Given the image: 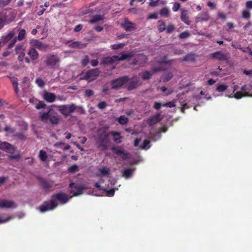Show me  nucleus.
I'll list each match as a JSON object with an SVG mask.
<instances>
[{"instance_id":"obj_1","label":"nucleus","mask_w":252,"mask_h":252,"mask_svg":"<svg viewBox=\"0 0 252 252\" xmlns=\"http://www.w3.org/2000/svg\"><path fill=\"white\" fill-rule=\"evenodd\" d=\"M110 135V132H108L107 129L104 127L100 128L98 130L96 143L98 148L102 151L108 149V144L110 143L108 137Z\"/></svg>"},{"instance_id":"obj_2","label":"nucleus","mask_w":252,"mask_h":252,"mask_svg":"<svg viewBox=\"0 0 252 252\" xmlns=\"http://www.w3.org/2000/svg\"><path fill=\"white\" fill-rule=\"evenodd\" d=\"M16 16V12L12 9L1 12L0 13V29H1L5 25L9 24L13 21Z\"/></svg>"},{"instance_id":"obj_3","label":"nucleus","mask_w":252,"mask_h":252,"mask_svg":"<svg viewBox=\"0 0 252 252\" xmlns=\"http://www.w3.org/2000/svg\"><path fill=\"white\" fill-rule=\"evenodd\" d=\"M121 56L114 55L112 57H105L102 59L101 64H112L117 61H124L129 59L132 57V54L131 53H126L124 52L121 53Z\"/></svg>"},{"instance_id":"obj_4","label":"nucleus","mask_w":252,"mask_h":252,"mask_svg":"<svg viewBox=\"0 0 252 252\" xmlns=\"http://www.w3.org/2000/svg\"><path fill=\"white\" fill-rule=\"evenodd\" d=\"M40 119L43 122L49 120L51 124L56 125L59 123L60 118L57 112L53 109H50L47 112L44 113L40 116Z\"/></svg>"},{"instance_id":"obj_5","label":"nucleus","mask_w":252,"mask_h":252,"mask_svg":"<svg viewBox=\"0 0 252 252\" xmlns=\"http://www.w3.org/2000/svg\"><path fill=\"white\" fill-rule=\"evenodd\" d=\"M0 149L10 154L8 158L10 159L19 160L21 156L19 154L12 155L15 151V149L11 144L8 142L0 141Z\"/></svg>"},{"instance_id":"obj_6","label":"nucleus","mask_w":252,"mask_h":252,"mask_svg":"<svg viewBox=\"0 0 252 252\" xmlns=\"http://www.w3.org/2000/svg\"><path fill=\"white\" fill-rule=\"evenodd\" d=\"M15 29L16 32H18V35L17 36L15 35L14 36V38H13V39L11 40L10 42H9V43L7 45V49H11L14 46L18 40L22 41L26 37V31L25 29H22L21 28Z\"/></svg>"},{"instance_id":"obj_7","label":"nucleus","mask_w":252,"mask_h":252,"mask_svg":"<svg viewBox=\"0 0 252 252\" xmlns=\"http://www.w3.org/2000/svg\"><path fill=\"white\" fill-rule=\"evenodd\" d=\"M129 80V78L127 75L112 80L110 82L112 86V89L118 90L120 89L124 85L128 82Z\"/></svg>"},{"instance_id":"obj_8","label":"nucleus","mask_w":252,"mask_h":252,"mask_svg":"<svg viewBox=\"0 0 252 252\" xmlns=\"http://www.w3.org/2000/svg\"><path fill=\"white\" fill-rule=\"evenodd\" d=\"M60 62V59L57 55L50 54L48 55L44 62L47 66L50 67L52 69L55 68L58 65Z\"/></svg>"},{"instance_id":"obj_9","label":"nucleus","mask_w":252,"mask_h":252,"mask_svg":"<svg viewBox=\"0 0 252 252\" xmlns=\"http://www.w3.org/2000/svg\"><path fill=\"white\" fill-rule=\"evenodd\" d=\"M58 206V203H56L55 201L51 198L49 201H44L43 203L40 206V211L44 213L46 211L54 210Z\"/></svg>"},{"instance_id":"obj_10","label":"nucleus","mask_w":252,"mask_h":252,"mask_svg":"<svg viewBox=\"0 0 252 252\" xmlns=\"http://www.w3.org/2000/svg\"><path fill=\"white\" fill-rule=\"evenodd\" d=\"M59 110L65 116H68L70 114L74 112L76 109V106L74 104L70 105H62L59 107Z\"/></svg>"},{"instance_id":"obj_11","label":"nucleus","mask_w":252,"mask_h":252,"mask_svg":"<svg viewBox=\"0 0 252 252\" xmlns=\"http://www.w3.org/2000/svg\"><path fill=\"white\" fill-rule=\"evenodd\" d=\"M99 73L100 71L97 68L91 69L86 72L81 79L89 81H93L99 75Z\"/></svg>"},{"instance_id":"obj_12","label":"nucleus","mask_w":252,"mask_h":252,"mask_svg":"<svg viewBox=\"0 0 252 252\" xmlns=\"http://www.w3.org/2000/svg\"><path fill=\"white\" fill-rule=\"evenodd\" d=\"M16 33V29H13L11 31L9 32L6 35H4L1 37L0 39V43L3 46L6 43L8 44L10 42L11 40L14 38V36Z\"/></svg>"},{"instance_id":"obj_13","label":"nucleus","mask_w":252,"mask_h":252,"mask_svg":"<svg viewBox=\"0 0 252 252\" xmlns=\"http://www.w3.org/2000/svg\"><path fill=\"white\" fill-rule=\"evenodd\" d=\"M161 70V68L159 67H153L151 71L148 70H144L142 71L139 75L141 76V78L144 80H148L150 79L152 76V75Z\"/></svg>"},{"instance_id":"obj_14","label":"nucleus","mask_w":252,"mask_h":252,"mask_svg":"<svg viewBox=\"0 0 252 252\" xmlns=\"http://www.w3.org/2000/svg\"><path fill=\"white\" fill-rule=\"evenodd\" d=\"M69 187L72 189L70 190V193L73 194V196H76L79 195L83 193L85 188L78 185L77 183H71L69 184Z\"/></svg>"},{"instance_id":"obj_15","label":"nucleus","mask_w":252,"mask_h":252,"mask_svg":"<svg viewBox=\"0 0 252 252\" xmlns=\"http://www.w3.org/2000/svg\"><path fill=\"white\" fill-rule=\"evenodd\" d=\"M121 26L126 32H132L136 29V24L130 21L127 18H125Z\"/></svg>"},{"instance_id":"obj_16","label":"nucleus","mask_w":252,"mask_h":252,"mask_svg":"<svg viewBox=\"0 0 252 252\" xmlns=\"http://www.w3.org/2000/svg\"><path fill=\"white\" fill-rule=\"evenodd\" d=\"M129 83L127 86V90L128 91H132L136 89L139 85H141L140 79L137 76H134L132 78L129 79Z\"/></svg>"},{"instance_id":"obj_17","label":"nucleus","mask_w":252,"mask_h":252,"mask_svg":"<svg viewBox=\"0 0 252 252\" xmlns=\"http://www.w3.org/2000/svg\"><path fill=\"white\" fill-rule=\"evenodd\" d=\"M51 198L56 203H57V201H59L61 203L64 204L68 201L67 195L63 193H58L53 194Z\"/></svg>"},{"instance_id":"obj_18","label":"nucleus","mask_w":252,"mask_h":252,"mask_svg":"<svg viewBox=\"0 0 252 252\" xmlns=\"http://www.w3.org/2000/svg\"><path fill=\"white\" fill-rule=\"evenodd\" d=\"M30 43L33 46L36 47L39 50L42 51H45L49 47L48 45L44 44L42 42L37 39H32Z\"/></svg>"},{"instance_id":"obj_19","label":"nucleus","mask_w":252,"mask_h":252,"mask_svg":"<svg viewBox=\"0 0 252 252\" xmlns=\"http://www.w3.org/2000/svg\"><path fill=\"white\" fill-rule=\"evenodd\" d=\"M111 149L117 155H122V158L123 159H126L128 158V153L123 150L120 147H113Z\"/></svg>"},{"instance_id":"obj_20","label":"nucleus","mask_w":252,"mask_h":252,"mask_svg":"<svg viewBox=\"0 0 252 252\" xmlns=\"http://www.w3.org/2000/svg\"><path fill=\"white\" fill-rule=\"evenodd\" d=\"M38 179L40 186L45 190L48 191L53 187V183H50L47 180L41 177L38 178Z\"/></svg>"},{"instance_id":"obj_21","label":"nucleus","mask_w":252,"mask_h":252,"mask_svg":"<svg viewBox=\"0 0 252 252\" xmlns=\"http://www.w3.org/2000/svg\"><path fill=\"white\" fill-rule=\"evenodd\" d=\"M211 57L220 61H226L228 59L226 54H224L220 51H218L211 54Z\"/></svg>"},{"instance_id":"obj_22","label":"nucleus","mask_w":252,"mask_h":252,"mask_svg":"<svg viewBox=\"0 0 252 252\" xmlns=\"http://www.w3.org/2000/svg\"><path fill=\"white\" fill-rule=\"evenodd\" d=\"M181 19L182 22L185 23L186 25H189L190 24V21L188 16V10L185 8L181 9Z\"/></svg>"},{"instance_id":"obj_23","label":"nucleus","mask_w":252,"mask_h":252,"mask_svg":"<svg viewBox=\"0 0 252 252\" xmlns=\"http://www.w3.org/2000/svg\"><path fill=\"white\" fill-rule=\"evenodd\" d=\"M210 16L207 12H205L199 14L195 17V21L196 23L207 22L210 19Z\"/></svg>"},{"instance_id":"obj_24","label":"nucleus","mask_w":252,"mask_h":252,"mask_svg":"<svg viewBox=\"0 0 252 252\" xmlns=\"http://www.w3.org/2000/svg\"><path fill=\"white\" fill-rule=\"evenodd\" d=\"M15 207L13 201L0 199V208H11Z\"/></svg>"},{"instance_id":"obj_25","label":"nucleus","mask_w":252,"mask_h":252,"mask_svg":"<svg viewBox=\"0 0 252 252\" xmlns=\"http://www.w3.org/2000/svg\"><path fill=\"white\" fill-rule=\"evenodd\" d=\"M147 56L143 54H139L135 58V64L142 65L147 62Z\"/></svg>"},{"instance_id":"obj_26","label":"nucleus","mask_w":252,"mask_h":252,"mask_svg":"<svg viewBox=\"0 0 252 252\" xmlns=\"http://www.w3.org/2000/svg\"><path fill=\"white\" fill-rule=\"evenodd\" d=\"M44 99L48 102H53L56 98V96L54 93L45 92L43 94Z\"/></svg>"},{"instance_id":"obj_27","label":"nucleus","mask_w":252,"mask_h":252,"mask_svg":"<svg viewBox=\"0 0 252 252\" xmlns=\"http://www.w3.org/2000/svg\"><path fill=\"white\" fill-rule=\"evenodd\" d=\"M28 55L30 58V60L34 61L39 58V54L34 48H31L29 50Z\"/></svg>"},{"instance_id":"obj_28","label":"nucleus","mask_w":252,"mask_h":252,"mask_svg":"<svg viewBox=\"0 0 252 252\" xmlns=\"http://www.w3.org/2000/svg\"><path fill=\"white\" fill-rule=\"evenodd\" d=\"M159 114H157L155 116L150 117L148 120V124L150 126H153L156 124L158 123V122H159L160 120L159 119Z\"/></svg>"},{"instance_id":"obj_29","label":"nucleus","mask_w":252,"mask_h":252,"mask_svg":"<svg viewBox=\"0 0 252 252\" xmlns=\"http://www.w3.org/2000/svg\"><path fill=\"white\" fill-rule=\"evenodd\" d=\"M110 135L113 137V140L117 144L121 143L122 142V136L120 135V133L116 131H111L110 132Z\"/></svg>"},{"instance_id":"obj_30","label":"nucleus","mask_w":252,"mask_h":252,"mask_svg":"<svg viewBox=\"0 0 252 252\" xmlns=\"http://www.w3.org/2000/svg\"><path fill=\"white\" fill-rule=\"evenodd\" d=\"M17 54H18V59L20 62H23L25 61L27 63H30V59L28 57H25L24 51L18 53Z\"/></svg>"},{"instance_id":"obj_31","label":"nucleus","mask_w":252,"mask_h":252,"mask_svg":"<svg viewBox=\"0 0 252 252\" xmlns=\"http://www.w3.org/2000/svg\"><path fill=\"white\" fill-rule=\"evenodd\" d=\"M166 24L164 21L160 20L158 22V30L159 32L165 31Z\"/></svg>"},{"instance_id":"obj_32","label":"nucleus","mask_w":252,"mask_h":252,"mask_svg":"<svg viewBox=\"0 0 252 252\" xmlns=\"http://www.w3.org/2000/svg\"><path fill=\"white\" fill-rule=\"evenodd\" d=\"M195 60V55L193 53H189L186 55L182 59V61L194 62Z\"/></svg>"},{"instance_id":"obj_33","label":"nucleus","mask_w":252,"mask_h":252,"mask_svg":"<svg viewBox=\"0 0 252 252\" xmlns=\"http://www.w3.org/2000/svg\"><path fill=\"white\" fill-rule=\"evenodd\" d=\"M132 172V169L130 168H125L123 171V176L126 179H128L131 176Z\"/></svg>"},{"instance_id":"obj_34","label":"nucleus","mask_w":252,"mask_h":252,"mask_svg":"<svg viewBox=\"0 0 252 252\" xmlns=\"http://www.w3.org/2000/svg\"><path fill=\"white\" fill-rule=\"evenodd\" d=\"M159 13L162 17H168L169 16L170 10L168 8L164 7L160 10Z\"/></svg>"},{"instance_id":"obj_35","label":"nucleus","mask_w":252,"mask_h":252,"mask_svg":"<svg viewBox=\"0 0 252 252\" xmlns=\"http://www.w3.org/2000/svg\"><path fill=\"white\" fill-rule=\"evenodd\" d=\"M103 20L102 16L100 15H95L93 16V17L89 21V23L94 24L96 23L98 21H101Z\"/></svg>"},{"instance_id":"obj_36","label":"nucleus","mask_w":252,"mask_h":252,"mask_svg":"<svg viewBox=\"0 0 252 252\" xmlns=\"http://www.w3.org/2000/svg\"><path fill=\"white\" fill-rule=\"evenodd\" d=\"M39 158L42 161H45L47 159V154L46 152L42 150H41L39 153Z\"/></svg>"},{"instance_id":"obj_37","label":"nucleus","mask_w":252,"mask_h":252,"mask_svg":"<svg viewBox=\"0 0 252 252\" xmlns=\"http://www.w3.org/2000/svg\"><path fill=\"white\" fill-rule=\"evenodd\" d=\"M176 29L175 25L170 23L166 27L165 32L167 34H169L174 31Z\"/></svg>"},{"instance_id":"obj_38","label":"nucleus","mask_w":252,"mask_h":252,"mask_svg":"<svg viewBox=\"0 0 252 252\" xmlns=\"http://www.w3.org/2000/svg\"><path fill=\"white\" fill-rule=\"evenodd\" d=\"M243 96H252V94H244L241 91L236 92L234 94V97L236 99L241 98Z\"/></svg>"},{"instance_id":"obj_39","label":"nucleus","mask_w":252,"mask_h":252,"mask_svg":"<svg viewBox=\"0 0 252 252\" xmlns=\"http://www.w3.org/2000/svg\"><path fill=\"white\" fill-rule=\"evenodd\" d=\"M100 175L103 176H108L110 174V170L106 167H103L99 169Z\"/></svg>"},{"instance_id":"obj_40","label":"nucleus","mask_w":252,"mask_h":252,"mask_svg":"<svg viewBox=\"0 0 252 252\" xmlns=\"http://www.w3.org/2000/svg\"><path fill=\"white\" fill-rule=\"evenodd\" d=\"M118 122L121 125H126L128 122V119L125 115L121 116L118 119Z\"/></svg>"},{"instance_id":"obj_41","label":"nucleus","mask_w":252,"mask_h":252,"mask_svg":"<svg viewBox=\"0 0 252 252\" xmlns=\"http://www.w3.org/2000/svg\"><path fill=\"white\" fill-rule=\"evenodd\" d=\"M36 84L40 88H43L45 85V83L43 80L40 77H38L35 80Z\"/></svg>"},{"instance_id":"obj_42","label":"nucleus","mask_w":252,"mask_h":252,"mask_svg":"<svg viewBox=\"0 0 252 252\" xmlns=\"http://www.w3.org/2000/svg\"><path fill=\"white\" fill-rule=\"evenodd\" d=\"M78 170H79V167L76 164H74V165L70 166L68 169V171L70 173H74L77 172Z\"/></svg>"},{"instance_id":"obj_43","label":"nucleus","mask_w":252,"mask_h":252,"mask_svg":"<svg viewBox=\"0 0 252 252\" xmlns=\"http://www.w3.org/2000/svg\"><path fill=\"white\" fill-rule=\"evenodd\" d=\"M150 141L149 140L145 139L143 142V144L141 146V148L144 150H147L150 147Z\"/></svg>"},{"instance_id":"obj_44","label":"nucleus","mask_w":252,"mask_h":252,"mask_svg":"<svg viewBox=\"0 0 252 252\" xmlns=\"http://www.w3.org/2000/svg\"><path fill=\"white\" fill-rule=\"evenodd\" d=\"M13 136L21 140H25L27 138L26 136L24 134L20 132H17L14 134Z\"/></svg>"},{"instance_id":"obj_45","label":"nucleus","mask_w":252,"mask_h":252,"mask_svg":"<svg viewBox=\"0 0 252 252\" xmlns=\"http://www.w3.org/2000/svg\"><path fill=\"white\" fill-rule=\"evenodd\" d=\"M190 35V33L188 31H186L179 34V37L180 39H185L189 37Z\"/></svg>"},{"instance_id":"obj_46","label":"nucleus","mask_w":252,"mask_h":252,"mask_svg":"<svg viewBox=\"0 0 252 252\" xmlns=\"http://www.w3.org/2000/svg\"><path fill=\"white\" fill-rule=\"evenodd\" d=\"M24 51L25 49L24 48V46L22 44H17L15 48V51L16 54Z\"/></svg>"},{"instance_id":"obj_47","label":"nucleus","mask_w":252,"mask_h":252,"mask_svg":"<svg viewBox=\"0 0 252 252\" xmlns=\"http://www.w3.org/2000/svg\"><path fill=\"white\" fill-rule=\"evenodd\" d=\"M227 89V86L225 85L220 84L219 85L216 89L217 91L219 92H222Z\"/></svg>"},{"instance_id":"obj_48","label":"nucleus","mask_w":252,"mask_h":252,"mask_svg":"<svg viewBox=\"0 0 252 252\" xmlns=\"http://www.w3.org/2000/svg\"><path fill=\"white\" fill-rule=\"evenodd\" d=\"M125 45L124 43L115 44L112 45L111 48L113 50H117L123 48Z\"/></svg>"},{"instance_id":"obj_49","label":"nucleus","mask_w":252,"mask_h":252,"mask_svg":"<svg viewBox=\"0 0 252 252\" xmlns=\"http://www.w3.org/2000/svg\"><path fill=\"white\" fill-rule=\"evenodd\" d=\"M249 88H250V87L243 86L241 88V92H242L244 94H250L248 92V91L250 90Z\"/></svg>"},{"instance_id":"obj_50","label":"nucleus","mask_w":252,"mask_h":252,"mask_svg":"<svg viewBox=\"0 0 252 252\" xmlns=\"http://www.w3.org/2000/svg\"><path fill=\"white\" fill-rule=\"evenodd\" d=\"M163 106H165L169 108L174 107L176 105L174 101H171L166 103L162 104Z\"/></svg>"},{"instance_id":"obj_51","label":"nucleus","mask_w":252,"mask_h":252,"mask_svg":"<svg viewBox=\"0 0 252 252\" xmlns=\"http://www.w3.org/2000/svg\"><path fill=\"white\" fill-rule=\"evenodd\" d=\"M107 106V103L105 101H101L97 104V107L99 109L102 110L105 109Z\"/></svg>"},{"instance_id":"obj_52","label":"nucleus","mask_w":252,"mask_h":252,"mask_svg":"<svg viewBox=\"0 0 252 252\" xmlns=\"http://www.w3.org/2000/svg\"><path fill=\"white\" fill-rule=\"evenodd\" d=\"M181 4L177 2H175L173 3V6L172 7V10L174 12L177 11L180 8Z\"/></svg>"},{"instance_id":"obj_53","label":"nucleus","mask_w":252,"mask_h":252,"mask_svg":"<svg viewBox=\"0 0 252 252\" xmlns=\"http://www.w3.org/2000/svg\"><path fill=\"white\" fill-rule=\"evenodd\" d=\"M242 17L245 19H249L251 17V13L247 10H244L242 12Z\"/></svg>"},{"instance_id":"obj_54","label":"nucleus","mask_w":252,"mask_h":252,"mask_svg":"<svg viewBox=\"0 0 252 252\" xmlns=\"http://www.w3.org/2000/svg\"><path fill=\"white\" fill-rule=\"evenodd\" d=\"M89 63V56L86 55L82 61V64L84 66L87 65Z\"/></svg>"},{"instance_id":"obj_55","label":"nucleus","mask_w":252,"mask_h":252,"mask_svg":"<svg viewBox=\"0 0 252 252\" xmlns=\"http://www.w3.org/2000/svg\"><path fill=\"white\" fill-rule=\"evenodd\" d=\"M45 104L43 101H39L35 106V108L37 109H41L45 106Z\"/></svg>"},{"instance_id":"obj_56","label":"nucleus","mask_w":252,"mask_h":252,"mask_svg":"<svg viewBox=\"0 0 252 252\" xmlns=\"http://www.w3.org/2000/svg\"><path fill=\"white\" fill-rule=\"evenodd\" d=\"M115 192V189H111L109 190H106L107 195L108 196H113L114 195Z\"/></svg>"},{"instance_id":"obj_57","label":"nucleus","mask_w":252,"mask_h":252,"mask_svg":"<svg viewBox=\"0 0 252 252\" xmlns=\"http://www.w3.org/2000/svg\"><path fill=\"white\" fill-rule=\"evenodd\" d=\"M85 95L90 97L93 95H94V91L92 90H86L85 92Z\"/></svg>"},{"instance_id":"obj_58","label":"nucleus","mask_w":252,"mask_h":252,"mask_svg":"<svg viewBox=\"0 0 252 252\" xmlns=\"http://www.w3.org/2000/svg\"><path fill=\"white\" fill-rule=\"evenodd\" d=\"M4 130L5 131L11 133H14V131H15V129H14L12 128L11 127H10V126H6L5 127Z\"/></svg>"},{"instance_id":"obj_59","label":"nucleus","mask_w":252,"mask_h":252,"mask_svg":"<svg viewBox=\"0 0 252 252\" xmlns=\"http://www.w3.org/2000/svg\"><path fill=\"white\" fill-rule=\"evenodd\" d=\"M148 19H157L158 18V13H151L148 15Z\"/></svg>"},{"instance_id":"obj_60","label":"nucleus","mask_w":252,"mask_h":252,"mask_svg":"<svg viewBox=\"0 0 252 252\" xmlns=\"http://www.w3.org/2000/svg\"><path fill=\"white\" fill-rule=\"evenodd\" d=\"M76 111L80 114H83L85 113V110L81 106H76Z\"/></svg>"},{"instance_id":"obj_61","label":"nucleus","mask_w":252,"mask_h":252,"mask_svg":"<svg viewBox=\"0 0 252 252\" xmlns=\"http://www.w3.org/2000/svg\"><path fill=\"white\" fill-rule=\"evenodd\" d=\"M162 106V104L159 102H155L154 103V108L156 110H158L161 108V106Z\"/></svg>"},{"instance_id":"obj_62","label":"nucleus","mask_w":252,"mask_h":252,"mask_svg":"<svg viewBox=\"0 0 252 252\" xmlns=\"http://www.w3.org/2000/svg\"><path fill=\"white\" fill-rule=\"evenodd\" d=\"M83 28V25L81 24H79L75 26V28L74 29V31L75 32H80Z\"/></svg>"},{"instance_id":"obj_63","label":"nucleus","mask_w":252,"mask_h":252,"mask_svg":"<svg viewBox=\"0 0 252 252\" xmlns=\"http://www.w3.org/2000/svg\"><path fill=\"white\" fill-rule=\"evenodd\" d=\"M189 106H188V105L187 104V103H185V104H183L182 105V107H181V112L182 113H184L185 112V110L189 108Z\"/></svg>"},{"instance_id":"obj_64","label":"nucleus","mask_w":252,"mask_h":252,"mask_svg":"<svg viewBox=\"0 0 252 252\" xmlns=\"http://www.w3.org/2000/svg\"><path fill=\"white\" fill-rule=\"evenodd\" d=\"M246 5L247 8L252 9V0H249L247 1Z\"/></svg>"}]
</instances>
